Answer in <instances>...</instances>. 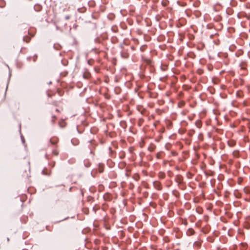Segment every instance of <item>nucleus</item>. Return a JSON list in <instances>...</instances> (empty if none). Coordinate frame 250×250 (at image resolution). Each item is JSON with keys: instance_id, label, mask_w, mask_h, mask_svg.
I'll use <instances>...</instances> for the list:
<instances>
[{"instance_id": "1", "label": "nucleus", "mask_w": 250, "mask_h": 250, "mask_svg": "<svg viewBox=\"0 0 250 250\" xmlns=\"http://www.w3.org/2000/svg\"><path fill=\"white\" fill-rule=\"evenodd\" d=\"M153 186H154V188L158 190H160L162 189V187L161 184L158 181L154 182Z\"/></svg>"}, {"instance_id": "2", "label": "nucleus", "mask_w": 250, "mask_h": 250, "mask_svg": "<svg viewBox=\"0 0 250 250\" xmlns=\"http://www.w3.org/2000/svg\"><path fill=\"white\" fill-rule=\"evenodd\" d=\"M183 177L180 175H177L175 177V181L178 184H180L183 182Z\"/></svg>"}, {"instance_id": "3", "label": "nucleus", "mask_w": 250, "mask_h": 250, "mask_svg": "<svg viewBox=\"0 0 250 250\" xmlns=\"http://www.w3.org/2000/svg\"><path fill=\"white\" fill-rule=\"evenodd\" d=\"M112 198V195L108 193H106L104 195V199L105 201H110L111 200Z\"/></svg>"}, {"instance_id": "4", "label": "nucleus", "mask_w": 250, "mask_h": 250, "mask_svg": "<svg viewBox=\"0 0 250 250\" xmlns=\"http://www.w3.org/2000/svg\"><path fill=\"white\" fill-rule=\"evenodd\" d=\"M59 141L57 137H52L50 139V142L52 145H56Z\"/></svg>"}, {"instance_id": "5", "label": "nucleus", "mask_w": 250, "mask_h": 250, "mask_svg": "<svg viewBox=\"0 0 250 250\" xmlns=\"http://www.w3.org/2000/svg\"><path fill=\"white\" fill-rule=\"evenodd\" d=\"M187 233L188 235H191L194 233V231L192 229L190 228V229H188Z\"/></svg>"}, {"instance_id": "6", "label": "nucleus", "mask_w": 250, "mask_h": 250, "mask_svg": "<svg viewBox=\"0 0 250 250\" xmlns=\"http://www.w3.org/2000/svg\"><path fill=\"white\" fill-rule=\"evenodd\" d=\"M228 143L229 146L231 147L234 146L235 145V142L233 140H229L228 141Z\"/></svg>"}, {"instance_id": "7", "label": "nucleus", "mask_w": 250, "mask_h": 250, "mask_svg": "<svg viewBox=\"0 0 250 250\" xmlns=\"http://www.w3.org/2000/svg\"><path fill=\"white\" fill-rule=\"evenodd\" d=\"M243 190L245 193H246V194L250 193V187H245Z\"/></svg>"}, {"instance_id": "8", "label": "nucleus", "mask_w": 250, "mask_h": 250, "mask_svg": "<svg viewBox=\"0 0 250 250\" xmlns=\"http://www.w3.org/2000/svg\"><path fill=\"white\" fill-rule=\"evenodd\" d=\"M158 176L160 179H164L166 175L164 172H160L158 174Z\"/></svg>"}, {"instance_id": "9", "label": "nucleus", "mask_w": 250, "mask_h": 250, "mask_svg": "<svg viewBox=\"0 0 250 250\" xmlns=\"http://www.w3.org/2000/svg\"><path fill=\"white\" fill-rule=\"evenodd\" d=\"M59 150L57 148L54 149L52 151V154L55 156H57L59 154Z\"/></svg>"}, {"instance_id": "10", "label": "nucleus", "mask_w": 250, "mask_h": 250, "mask_svg": "<svg viewBox=\"0 0 250 250\" xmlns=\"http://www.w3.org/2000/svg\"><path fill=\"white\" fill-rule=\"evenodd\" d=\"M99 172L102 173L104 171V167L102 165H99Z\"/></svg>"}, {"instance_id": "11", "label": "nucleus", "mask_w": 250, "mask_h": 250, "mask_svg": "<svg viewBox=\"0 0 250 250\" xmlns=\"http://www.w3.org/2000/svg\"><path fill=\"white\" fill-rule=\"evenodd\" d=\"M90 76L89 73H85L83 74V77L85 79H88Z\"/></svg>"}, {"instance_id": "12", "label": "nucleus", "mask_w": 250, "mask_h": 250, "mask_svg": "<svg viewBox=\"0 0 250 250\" xmlns=\"http://www.w3.org/2000/svg\"><path fill=\"white\" fill-rule=\"evenodd\" d=\"M133 177L136 181H138L140 178L139 175L137 174H134Z\"/></svg>"}, {"instance_id": "13", "label": "nucleus", "mask_w": 250, "mask_h": 250, "mask_svg": "<svg viewBox=\"0 0 250 250\" xmlns=\"http://www.w3.org/2000/svg\"><path fill=\"white\" fill-rule=\"evenodd\" d=\"M30 40V38H28L27 37H25L23 38V40L24 41H25L26 42H29Z\"/></svg>"}, {"instance_id": "14", "label": "nucleus", "mask_w": 250, "mask_h": 250, "mask_svg": "<svg viewBox=\"0 0 250 250\" xmlns=\"http://www.w3.org/2000/svg\"><path fill=\"white\" fill-rule=\"evenodd\" d=\"M246 6L248 8H250V3H247V4H246Z\"/></svg>"}, {"instance_id": "15", "label": "nucleus", "mask_w": 250, "mask_h": 250, "mask_svg": "<svg viewBox=\"0 0 250 250\" xmlns=\"http://www.w3.org/2000/svg\"><path fill=\"white\" fill-rule=\"evenodd\" d=\"M238 152H237V151H234V152H233V154H234V156H237V154H238Z\"/></svg>"}, {"instance_id": "16", "label": "nucleus", "mask_w": 250, "mask_h": 250, "mask_svg": "<svg viewBox=\"0 0 250 250\" xmlns=\"http://www.w3.org/2000/svg\"><path fill=\"white\" fill-rule=\"evenodd\" d=\"M55 119H56V117L55 116H52V121H53V122H54Z\"/></svg>"}, {"instance_id": "17", "label": "nucleus", "mask_w": 250, "mask_h": 250, "mask_svg": "<svg viewBox=\"0 0 250 250\" xmlns=\"http://www.w3.org/2000/svg\"><path fill=\"white\" fill-rule=\"evenodd\" d=\"M197 125V126H198V127H200V126H201V124H200V123H199Z\"/></svg>"}, {"instance_id": "18", "label": "nucleus", "mask_w": 250, "mask_h": 250, "mask_svg": "<svg viewBox=\"0 0 250 250\" xmlns=\"http://www.w3.org/2000/svg\"><path fill=\"white\" fill-rule=\"evenodd\" d=\"M126 175L127 176V177H129V173L128 172H126Z\"/></svg>"}, {"instance_id": "19", "label": "nucleus", "mask_w": 250, "mask_h": 250, "mask_svg": "<svg viewBox=\"0 0 250 250\" xmlns=\"http://www.w3.org/2000/svg\"><path fill=\"white\" fill-rule=\"evenodd\" d=\"M241 1H245L246 0H240Z\"/></svg>"}, {"instance_id": "20", "label": "nucleus", "mask_w": 250, "mask_h": 250, "mask_svg": "<svg viewBox=\"0 0 250 250\" xmlns=\"http://www.w3.org/2000/svg\"><path fill=\"white\" fill-rule=\"evenodd\" d=\"M66 19H67V20L69 19V17H66Z\"/></svg>"}, {"instance_id": "21", "label": "nucleus", "mask_w": 250, "mask_h": 250, "mask_svg": "<svg viewBox=\"0 0 250 250\" xmlns=\"http://www.w3.org/2000/svg\"><path fill=\"white\" fill-rule=\"evenodd\" d=\"M51 83H52L51 82H49V84H51Z\"/></svg>"}]
</instances>
